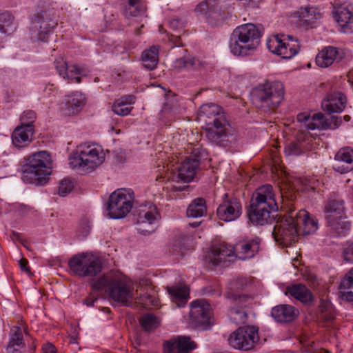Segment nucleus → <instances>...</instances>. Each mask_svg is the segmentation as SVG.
Wrapping results in <instances>:
<instances>
[{"instance_id":"24","label":"nucleus","mask_w":353,"mask_h":353,"mask_svg":"<svg viewBox=\"0 0 353 353\" xmlns=\"http://www.w3.org/2000/svg\"><path fill=\"white\" fill-rule=\"evenodd\" d=\"M244 284V281L242 279H238L230 283V292H227L225 296L230 299L231 305L245 310L246 307L251 305L253 301L252 296L236 293V290L239 288V285L242 287Z\"/></svg>"},{"instance_id":"19","label":"nucleus","mask_w":353,"mask_h":353,"mask_svg":"<svg viewBox=\"0 0 353 353\" xmlns=\"http://www.w3.org/2000/svg\"><path fill=\"white\" fill-rule=\"evenodd\" d=\"M57 25L54 21L48 19L46 12L38 13L32 21V30L37 32L38 39L47 42L51 30Z\"/></svg>"},{"instance_id":"23","label":"nucleus","mask_w":353,"mask_h":353,"mask_svg":"<svg viewBox=\"0 0 353 353\" xmlns=\"http://www.w3.org/2000/svg\"><path fill=\"white\" fill-rule=\"evenodd\" d=\"M294 216L299 230V235H308L314 233L318 229V222L313 218L310 217L309 213L305 210H300L296 212L294 210Z\"/></svg>"},{"instance_id":"38","label":"nucleus","mask_w":353,"mask_h":353,"mask_svg":"<svg viewBox=\"0 0 353 353\" xmlns=\"http://www.w3.org/2000/svg\"><path fill=\"white\" fill-rule=\"evenodd\" d=\"M339 290L342 299L353 301V268L341 282Z\"/></svg>"},{"instance_id":"40","label":"nucleus","mask_w":353,"mask_h":353,"mask_svg":"<svg viewBox=\"0 0 353 353\" xmlns=\"http://www.w3.org/2000/svg\"><path fill=\"white\" fill-rule=\"evenodd\" d=\"M207 212L205 201L203 198L194 199L187 209V215L189 217L199 218Z\"/></svg>"},{"instance_id":"28","label":"nucleus","mask_w":353,"mask_h":353,"mask_svg":"<svg viewBox=\"0 0 353 353\" xmlns=\"http://www.w3.org/2000/svg\"><path fill=\"white\" fill-rule=\"evenodd\" d=\"M298 310L290 305H279L272 307L271 316L279 323H285L293 321L298 316Z\"/></svg>"},{"instance_id":"12","label":"nucleus","mask_w":353,"mask_h":353,"mask_svg":"<svg viewBox=\"0 0 353 353\" xmlns=\"http://www.w3.org/2000/svg\"><path fill=\"white\" fill-rule=\"evenodd\" d=\"M228 341L229 345L236 350H250L259 341V330L253 325L239 327L230 334Z\"/></svg>"},{"instance_id":"43","label":"nucleus","mask_w":353,"mask_h":353,"mask_svg":"<svg viewBox=\"0 0 353 353\" xmlns=\"http://www.w3.org/2000/svg\"><path fill=\"white\" fill-rule=\"evenodd\" d=\"M339 219H327L330 229L335 233L334 236H345L350 229V223Z\"/></svg>"},{"instance_id":"11","label":"nucleus","mask_w":353,"mask_h":353,"mask_svg":"<svg viewBox=\"0 0 353 353\" xmlns=\"http://www.w3.org/2000/svg\"><path fill=\"white\" fill-rule=\"evenodd\" d=\"M298 232L294 211L290 210L288 216L276 222L272 235L277 243L288 246L297 241Z\"/></svg>"},{"instance_id":"6","label":"nucleus","mask_w":353,"mask_h":353,"mask_svg":"<svg viewBox=\"0 0 353 353\" xmlns=\"http://www.w3.org/2000/svg\"><path fill=\"white\" fill-rule=\"evenodd\" d=\"M261 32L252 23H245L236 27L230 37L229 48L235 56L252 54L260 43Z\"/></svg>"},{"instance_id":"37","label":"nucleus","mask_w":353,"mask_h":353,"mask_svg":"<svg viewBox=\"0 0 353 353\" xmlns=\"http://www.w3.org/2000/svg\"><path fill=\"white\" fill-rule=\"evenodd\" d=\"M86 103L87 98L85 95L79 91L72 92L67 97L66 99L68 108L72 114L80 111Z\"/></svg>"},{"instance_id":"46","label":"nucleus","mask_w":353,"mask_h":353,"mask_svg":"<svg viewBox=\"0 0 353 353\" xmlns=\"http://www.w3.org/2000/svg\"><path fill=\"white\" fill-rule=\"evenodd\" d=\"M140 323L143 330L146 332L153 330L158 327V320L152 314H146L142 316Z\"/></svg>"},{"instance_id":"9","label":"nucleus","mask_w":353,"mask_h":353,"mask_svg":"<svg viewBox=\"0 0 353 353\" xmlns=\"http://www.w3.org/2000/svg\"><path fill=\"white\" fill-rule=\"evenodd\" d=\"M70 272L79 277H94L101 273L103 264L99 257L90 252H81L68 261Z\"/></svg>"},{"instance_id":"10","label":"nucleus","mask_w":353,"mask_h":353,"mask_svg":"<svg viewBox=\"0 0 353 353\" xmlns=\"http://www.w3.org/2000/svg\"><path fill=\"white\" fill-rule=\"evenodd\" d=\"M134 201V192L128 189H118L109 198L106 211L109 218L119 219L125 217L131 210Z\"/></svg>"},{"instance_id":"36","label":"nucleus","mask_w":353,"mask_h":353,"mask_svg":"<svg viewBox=\"0 0 353 353\" xmlns=\"http://www.w3.org/2000/svg\"><path fill=\"white\" fill-rule=\"evenodd\" d=\"M25 348L23 334L19 327L12 329L9 343L6 347V353H19Z\"/></svg>"},{"instance_id":"13","label":"nucleus","mask_w":353,"mask_h":353,"mask_svg":"<svg viewBox=\"0 0 353 353\" xmlns=\"http://www.w3.org/2000/svg\"><path fill=\"white\" fill-rule=\"evenodd\" d=\"M268 50L283 59H291L299 52V44L292 36L276 35L267 41Z\"/></svg>"},{"instance_id":"17","label":"nucleus","mask_w":353,"mask_h":353,"mask_svg":"<svg viewBox=\"0 0 353 353\" xmlns=\"http://www.w3.org/2000/svg\"><path fill=\"white\" fill-rule=\"evenodd\" d=\"M55 68L59 74L63 79H70L75 83L81 81V77L85 76L88 70L77 64H68L63 58H59L54 61Z\"/></svg>"},{"instance_id":"42","label":"nucleus","mask_w":353,"mask_h":353,"mask_svg":"<svg viewBox=\"0 0 353 353\" xmlns=\"http://www.w3.org/2000/svg\"><path fill=\"white\" fill-rule=\"evenodd\" d=\"M15 29L14 17L8 11L0 12V32L8 35Z\"/></svg>"},{"instance_id":"51","label":"nucleus","mask_w":353,"mask_h":353,"mask_svg":"<svg viewBox=\"0 0 353 353\" xmlns=\"http://www.w3.org/2000/svg\"><path fill=\"white\" fill-rule=\"evenodd\" d=\"M342 256L346 262L353 263V242H347L343 245Z\"/></svg>"},{"instance_id":"15","label":"nucleus","mask_w":353,"mask_h":353,"mask_svg":"<svg viewBox=\"0 0 353 353\" xmlns=\"http://www.w3.org/2000/svg\"><path fill=\"white\" fill-rule=\"evenodd\" d=\"M242 213V206L239 200L225 193L222 203L216 210L218 217L223 221H232L238 219Z\"/></svg>"},{"instance_id":"45","label":"nucleus","mask_w":353,"mask_h":353,"mask_svg":"<svg viewBox=\"0 0 353 353\" xmlns=\"http://www.w3.org/2000/svg\"><path fill=\"white\" fill-rule=\"evenodd\" d=\"M175 66L179 68H194L199 70L203 66V62L195 57H182L176 59Z\"/></svg>"},{"instance_id":"55","label":"nucleus","mask_w":353,"mask_h":353,"mask_svg":"<svg viewBox=\"0 0 353 353\" xmlns=\"http://www.w3.org/2000/svg\"><path fill=\"white\" fill-rule=\"evenodd\" d=\"M97 300V298H92V297H88L87 298L85 301H84V303L87 305V306H92L94 305V303Z\"/></svg>"},{"instance_id":"47","label":"nucleus","mask_w":353,"mask_h":353,"mask_svg":"<svg viewBox=\"0 0 353 353\" xmlns=\"http://www.w3.org/2000/svg\"><path fill=\"white\" fill-rule=\"evenodd\" d=\"M323 121L320 129H336L340 126L342 120L341 117L330 115L327 118L323 116Z\"/></svg>"},{"instance_id":"63","label":"nucleus","mask_w":353,"mask_h":353,"mask_svg":"<svg viewBox=\"0 0 353 353\" xmlns=\"http://www.w3.org/2000/svg\"><path fill=\"white\" fill-rule=\"evenodd\" d=\"M344 120L346 121H349L350 120V117L349 115H345L344 117Z\"/></svg>"},{"instance_id":"53","label":"nucleus","mask_w":353,"mask_h":353,"mask_svg":"<svg viewBox=\"0 0 353 353\" xmlns=\"http://www.w3.org/2000/svg\"><path fill=\"white\" fill-rule=\"evenodd\" d=\"M42 350L43 353H57L55 347L51 343L43 345Z\"/></svg>"},{"instance_id":"16","label":"nucleus","mask_w":353,"mask_h":353,"mask_svg":"<svg viewBox=\"0 0 353 353\" xmlns=\"http://www.w3.org/2000/svg\"><path fill=\"white\" fill-rule=\"evenodd\" d=\"M190 317L193 326L207 329L210 327V304L204 299L192 301L190 305Z\"/></svg>"},{"instance_id":"48","label":"nucleus","mask_w":353,"mask_h":353,"mask_svg":"<svg viewBox=\"0 0 353 353\" xmlns=\"http://www.w3.org/2000/svg\"><path fill=\"white\" fill-rule=\"evenodd\" d=\"M36 119V114L32 110H28L23 112L20 117V125L21 127H26V125H33V123Z\"/></svg>"},{"instance_id":"61","label":"nucleus","mask_w":353,"mask_h":353,"mask_svg":"<svg viewBox=\"0 0 353 353\" xmlns=\"http://www.w3.org/2000/svg\"><path fill=\"white\" fill-rule=\"evenodd\" d=\"M162 113L163 114H165L167 113H169L168 112V105H165V106L163 107V110H162Z\"/></svg>"},{"instance_id":"56","label":"nucleus","mask_w":353,"mask_h":353,"mask_svg":"<svg viewBox=\"0 0 353 353\" xmlns=\"http://www.w3.org/2000/svg\"><path fill=\"white\" fill-rule=\"evenodd\" d=\"M12 236L16 239L17 241H20L23 243V240L21 239V234L19 232H17L15 231H12Z\"/></svg>"},{"instance_id":"7","label":"nucleus","mask_w":353,"mask_h":353,"mask_svg":"<svg viewBox=\"0 0 353 353\" xmlns=\"http://www.w3.org/2000/svg\"><path fill=\"white\" fill-rule=\"evenodd\" d=\"M284 99V86L281 81H265L252 91V101L256 108L270 113L273 112Z\"/></svg>"},{"instance_id":"2","label":"nucleus","mask_w":353,"mask_h":353,"mask_svg":"<svg viewBox=\"0 0 353 353\" xmlns=\"http://www.w3.org/2000/svg\"><path fill=\"white\" fill-rule=\"evenodd\" d=\"M261 239L254 237L237 242L234 246L219 243L211 246L205 261L213 266H226L238 257L241 260L253 258L259 251Z\"/></svg>"},{"instance_id":"5","label":"nucleus","mask_w":353,"mask_h":353,"mask_svg":"<svg viewBox=\"0 0 353 353\" xmlns=\"http://www.w3.org/2000/svg\"><path fill=\"white\" fill-rule=\"evenodd\" d=\"M103 148L94 143H85L77 146L69 158L70 167L81 174L92 172L105 161Z\"/></svg>"},{"instance_id":"4","label":"nucleus","mask_w":353,"mask_h":353,"mask_svg":"<svg viewBox=\"0 0 353 353\" xmlns=\"http://www.w3.org/2000/svg\"><path fill=\"white\" fill-rule=\"evenodd\" d=\"M52 169L50 153L46 150L35 152L26 159L22 166L21 179L26 183L42 185L48 179Z\"/></svg>"},{"instance_id":"30","label":"nucleus","mask_w":353,"mask_h":353,"mask_svg":"<svg viewBox=\"0 0 353 353\" xmlns=\"http://www.w3.org/2000/svg\"><path fill=\"white\" fill-rule=\"evenodd\" d=\"M310 141H311V137L309 134L298 133L296 135V141L292 142L285 146V154L287 156H298L303 154L308 149L306 145V142L308 143Z\"/></svg>"},{"instance_id":"27","label":"nucleus","mask_w":353,"mask_h":353,"mask_svg":"<svg viewBox=\"0 0 353 353\" xmlns=\"http://www.w3.org/2000/svg\"><path fill=\"white\" fill-rule=\"evenodd\" d=\"M34 132V125L17 126L12 133V143L17 148L28 145L32 141Z\"/></svg>"},{"instance_id":"49","label":"nucleus","mask_w":353,"mask_h":353,"mask_svg":"<svg viewBox=\"0 0 353 353\" xmlns=\"http://www.w3.org/2000/svg\"><path fill=\"white\" fill-rule=\"evenodd\" d=\"M74 188V184L70 179H63L59 185L58 194L61 196H66Z\"/></svg>"},{"instance_id":"34","label":"nucleus","mask_w":353,"mask_h":353,"mask_svg":"<svg viewBox=\"0 0 353 353\" xmlns=\"http://www.w3.org/2000/svg\"><path fill=\"white\" fill-rule=\"evenodd\" d=\"M134 102V96L131 94L122 96L115 101L112 106V110L117 115L126 116L132 110L133 108L131 105Z\"/></svg>"},{"instance_id":"33","label":"nucleus","mask_w":353,"mask_h":353,"mask_svg":"<svg viewBox=\"0 0 353 353\" xmlns=\"http://www.w3.org/2000/svg\"><path fill=\"white\" fill-rule=\"evenodd\" d=\"M343 200L334 198L329 199L325 205V213L327 219L343 218L344 214Z\"/></svg>"},{"instance_id":"21","label":"nucleus","mask_w":353,"mask_h":353,"mask_svg":"<svg viewBox=\"0 0 353 353\" xmlns=\"http://www.w3.org/2000/svg\"><path fill=\"white\" fill-rule=\"evenodd\" d=\"M165 353H191L196 348V343L190 336H179L165 341Z\"/></svg>"},{"instance_id":"32","label":"nucleus","mask_w":353,"mask_h":353,"mask_svg":"<svg viewBox=\"0 0 353 353\" xmlns=\"http://www.w3.org/2000/svg\"><path fill=\"white\" fill-rule=\"evenodd\" d=\"M287 293L304 304H310L314 297L311 291L303 284L297 283L288 286Z\"/></svg>"},{"instance_id":"26","label":"nucleus","mask_w":353,"mask_h":353,"mask_svg":"<svg viewBox=\"0 0 353 353\" xmlns=\"http://www.w3.org/2000/svg\"><path fill=\"white\" fill-rule=\"evenodd\" d=\"M347 102L346 97L341 92H330L327 99L322 102L323 109L330 114L342 112Z\"/></svg>"},{"instance_id":"18","label":"nucleus","mask_w":353,"mask_h":353,"mask_svg":"<svg viewBox=\"0 0 353 353\" xmlns=\"http://www.w3.org/2000/svg\"><path fill=\"white\" fill-rule=\"evenodd\" d=\"M333 17L339 23L341 31L346 34L353 33V12L348 5L335 6L332 11Z\"/></svg>"},{"instance_id":"31","label":"nucleus","mask_w":353,"mask_h":353,"mask_svg":"<svg viewBox=\"0 0 353 353\" xmlns=\"http://www.w3.org/2000/svg\"><path fill=\"white\" fill-rule=\"evenodd\" d=\"M339 50L333 46L324 48L316 56V62L321 68L331 65L335 60L341 59Z\"/></svg>"},{"instance_id":"25","label":"nucleus","mask_w":353,"mask_h":353,"mask_svg":"<svg viewBox=\"0 0 353 353\" xmlns=\"http://www.w3.org/2000/svg\"><path fill=\"white\" fill-rule=\"evenodd\" d=\"M297 121L300 123V130L298 133L308 134L307 130L320 129L323 125V114L316 113L312 116L307 112L299 113L296 117Z\"/></svg>"},{"instance_id":"59","label":"nucleus","mask_w":353,"mask_h":353,"mask_svg":"<svg viewBox=\"0 0 353 353\" xmlns=\"http://www.w3.org/2000/svg\"><path fill=\"white\" fill-rule=\"evenodd\" d=\"M201 223V221H194L192 223H190L189 225L192 228H196Z\"/></svg>"},{"instance_id":"39","label":"nucleus","mask_w":353,"mask_h":353,"mask_svg":"<svg viewBox=\"0 0 353 353\" xmlns=\"http://www.w3.org/2000/svg\"><path fill=\"white\" fill-rule=\"evenodd\" d=\"M296 15L306 26L312 25L316 20L321 18L319 10L313 6L301 8L296 12Z\"/></svg>"},{"instance_id":"3","label":"nucleus","mask_w":353,"mask_h":353,"mask_svg":"<svg viewBox=\"0 0 353 353\" xmlns=\"http://www.w3.org/2000/svg\"><path fill=\"white\" fill-rule=\"evenodd\" d=\"M277 210L273 188L266 184L258 188L252 194L248 217L253 225H264L272 223L274 220L273 213Z\"/></svg>"},{"instance_id":"60","label":"nucleus","mask_w":353,"mask_h":353,"mask_svg":"<svg viewBox=\"0 0 353 353\" xmlns=\"http://www.w3.org/2000/svg\"><path fill=\"white\" fill-rule=\"evenodd\" d=\"M19 210L22 212H27V207L23 204H20L19 205Z\"/></svg>"},{"instance_id":"35","label":"nucleus","mask_w":353,"mask_h":353,"mask_svg":"<svg viewBox=\"0 0 353 353\" xmlns=\"http://www.w3.org/2000/svg\"><path fill=\"white\" fill-rule=\"evenodd\" d=\"M335 160L347 164L346 167L337 165L336 170L341 173L351 171L353 169V148L346 147L340 149L335 155Z\"/></svg>"},{"instance_id":"62","label":"nucleus","mask_w":353,"mask_h":353,"mask_svg":"<svg viewBox=\"0 0 353 353\" xmlns=\"http://www.w3.org/2000/svg\"><path fill=\"white\" fill-rule=\"evenodd\" d=\"M143 28V25H141V26L140 28H139L137 30H135V34L137 35H139L141 34L140 32V30L141 28Z\"/></svg>"},{"instance_id":"54","label":"nucleus","mask_w":353,"mask_h":353,"mask_svg":"<svg viewBox=\"0 0 353 353\" xmlns=\"http://www.w3.org/2000/svg\"><path fill=\"white\" fill-rule=\"evenodd\" d=\"M19 263L21 270L29 274L30 271L28 267V261L26 259H22L19 261Z\"/></svg>"},{"instance_id":"1","label":"nucleus","mask_w":353,"mask_h":353,"mask_svg":"<svg viewBox=\"0 0 353 353\" xmlns=\"http://www.w3.org/2000/svg\"><path fill=\"white\" fill-rule=\"evenodd\" d=\"M199 115L210 119L205 122L212 125L206 130V137L211 143L223 148L236 143V130L230 124L220 106L214 103L203 104L199 108Z\"/></svg>"},{"instance_id":"20","label":"nucleus","mask_w":353,"mask_h":353,"mask_svg":"<svg viewBox=\"0 0 353 353\" xmlns=\"http://www.w3.org/2000/svg\"><path fill=\"white\" fill-rule=\"evenodd\" d=\"M200 165V160L195 157H188L181 162L174 174V177L179 181L189 183L196 176Z\"/></svg>"},{"instance_id":"57","label":"nucleus","mask_w":353,"mask_h":353,"mask_svg":"<svg viewBox=\"0 0 353 353\" xmlns=\"http://www.w3.org/2000/svg\"><path fill=\"white\" fill-rule=\"evenodd\" d=\"M51 92H52V85L47 86L44 90V97H47L50 96L51 94Z\"/></svg>"},{"instance_id":"58","label":"nucleus","mask_w":353,"mask_h":353,"mask_svg":"<svg viewBox=\"0 0 353 353\" xmlns=\"http://www.w3.org/2000/svg\"><path fill=\"white\" fill-rule=\"evenodd\" d=\"M347 77L348 82L353 85V69L347 73Z\"/></svg>"},{"instance_id":"52","label":"nucleus","mask_w":353,"mask_h":353,"mask_svg":"<svg viewBox=\"0 0 353 353\" xmlns=\"http://www.w3.org/2000/svg\"><path fill=\"white\" fill-rule=\"evenodd\" d=\"M139 303L143 305L144 307L152 305H157V301L150 295H143L139 299Z\"/></svg>"},{"instance_id":"50","label":"nucleus","mask_w":353,"mask_h":353,"mask_svg":"<svg viewBox=\"0 0 353 353\" xmlns=\"http://www.w3.org/2000/svg\"><path fill=\"white\" fill-rule=\"evenodd\" d=\"M128 5L125 8V15L127 17H136L140 12L139 9V0H128Z\"/></svg>"},{"instance_id":"64","label":"nucleus","mask_w":353,"mask_h":353,"mask_svg":"<svg viewBox=\"0 0 353 353\" xmlns=\"http://www.w3.org/2000/svg\"><path fill=\"white\" fill-rule=\"evenodd\" d=\"M172 250H173L174 252H177V246H176V244H174L172 245Z\"/></svg>"},{"instance_id":"14","label":"nucleus","mask_w":353,"mask_h":353,"mask_svg":"<svg viewBox=\"0 0 353 353\" xmlns=\"http://www.w3.org/2000/svg\"><path fill=\"white\" fill-rule=\"evenodd\" d=\"M160 218V214L154 205L148 203L141 205L137 214L138 232L144 235L153 232Z\"/></svg>"},{"instance_id":"8","label":"nucleus","mask_w":353,"mask_h":353,"mask_svg":"<svg viewBox=\"0 0 353 353\" xmlns=\"http://www.w3.org/2000/svg\"><path fill=\"white\" fill-rule=\"evenodd\" d=\"M92 290L105 291L113 301L129 306L132 303L133 293L130 285L121 278L111 274H103L93 281Z\"/></svg>"},{"instance_id":"22","label":"nucleus","mask_w":353,"mask_h":353,"mask_svg":"<svg viewBox=\"0 0 353 353\" xmlns=\"http://www.w3.org/2000/svg\"><path fill=\"white\" fill-rule=\"evenodd\" d=\"M195 10L200 17H203L211 24L223 19V12L220 6L213 0L199 3Z\"/></svg>"},{"instance_id":"29","label":"nucleus","mask_w":353,"mask_h":353,"mask_svg":"<svg viewBox=\"0 0 353 353\" xmlns=\"http://www.w3.org/2000/svg\"><path fill=\"white\" fill-rule=\"evenodd\" d=\"M167 291L172 301L179 307L185 306L190 299V290L185 285L179 284L167 287Z\"/></svg>"},{"instance_id":"41","label":"nucleus","mask_w":353,"mask_h":353,"mask_svg":"<svg viewBox=\"0 0 353 353\" xmlns=\"http://www.w3.org/2000/svg\"><path fill=\"white\" fill-rule=\"evenodd\" d=\"M158 54L159 48L157 46L143 51L141 55L143 67L148 70L154 69L159 61Z\"/></svg>"},{"instance_id":"44","label":"nucleus","mask_w":353,"mask_h":353,"mask_svg":"<svg viewBox=\"0 0 353 353\" xmlns=\"http://www.w3.org/2000/svg\"><path fill=\"white\" fill-rule=\"evenodd\" d=\"M230 320L236 324H243L247 321L248 312L245 309L232 305L229 310Z\"/></svg>"}]
</instances>
